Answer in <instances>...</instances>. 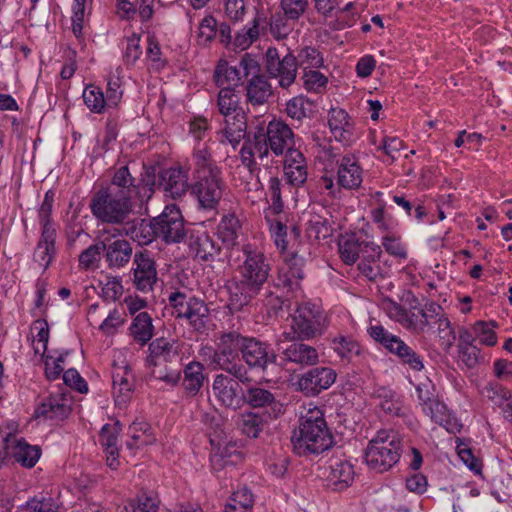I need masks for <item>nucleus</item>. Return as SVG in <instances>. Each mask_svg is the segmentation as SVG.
<instances>
[{
  "instance_id": "obj_1",
  "label": "nucleus",
  "mask_w": 512,
  "mask_h": 512,
  "mask_svg": "<svg viewBox=\"0 0 512 512\" xmlns=\"http://www.w3.org/2000/svg\"><path fill=\"white\" fill-rule=\"evenodd\" d=\"M245 260L238 266L239 278L226 285L232 308L241 310L260 293L270 274V265L262 252L244 249Z\"/></svg>"
},
{
  "instance_id": "obj_2",
  "label": "nucleus",
  "mask_w": 512,
  "mask_h": 512,
  "mask_svg": "<svg viewBox=\"0 0 512 512\" xmlns=\"http://www.w3.org/2000/svg\"><path fill=\"white\" fill-rule=\"evenodd\" d=\"M192 160L194 169L191 193L197 198L200 207L215 209L226 190L222 171L207 147L196 149Z\"/></svg>"
},
{
  "instance_id": "obj_3",
  "label": "nucleus",
  "mask_w": 512,
  "mask_h": 512,
  "mask_svg": "<svg viewBox=\"0 0 512 512\" xmlns=\"http://www.w3.org/2000/svg\"><path fill=\"white\" fill-rule=\"evenodd\" d=\"M292 443L295 451L303 456L320 454L332 446L333 436L319 408L308 409L301 416L298 429L294 431Z\"/></svg>"
},
{
  "instance_id": "obj_4",
  "label": "nucleus",
  "mask_w": 512,
  "mask_h": 512,
  "mask_svg": "<svg viewBox=\"0 0 512 512\" xmlns=\"http://www.w3.org/2000/svg\"><path fill=\"white\" fill-rule=\"evenodd\" d=\"M330 324L321 305L311 301L298 303L291 315L290 330L282 333L284 340H312L324 335Z\"/></svg>"
},
{
  "instance_id": "obj_5",
  "label": "nucleus",
  "mask_w": 512,
  "mask_h": 512,
  "mask_svg": "<svg viewBox=\"0 0 512 512\" xmlns=\"http://www.w3.org/2000/svg\"><path fill=\"white\" fill-rule=\"evenodd\" d=\"M148 350L146 364L151 369V375L169 385H176L180 380V370L177 368L180 346L177 341L157 338L149 344Z\"/></svg>"
},
{
  "instance_id": "obj_6",
  "label": "nucleus",
  "mask_w": 512,
  "mask_h": 512,
  "mask_svg": "<svg viewBox=\"0 0 512 512\" xmlns=\"http://www.w3.org/2000/svg\"><path fill=\"white\" fill-rule=\"evenodd\" d=\"M402 447L398 432L382 429L369 441L364 453L365 462L378 473L386 472L399 461Z\"/></svg>"
},
{
  "instance_id": "obj_7",
  "label": "nucleus",
  "mask_w": 512,
  "mask_h": 512,
  "mask_svg": "<svg viewBox=\"0 0 512 512\" xmlns=\"http://www.w3.org/2000/svg\"><path fill=\"white\" fill-rule=\"evenodd\" d=\"M92 214L101 222L120 225L125 224L133 211L132 199L116 191L100 189L91 201Z\"/></svg>"
},
{
  "instance_id": "obj_8",
  "label": "nucleus",
  "mask_w": 512,
  "mask_h": 512,
  "mask_svg": "<svg viewBox=\"0 0 512 512\" xmlns=\"http://www.w3.org/2000/svg\"><path fill=\"white\" fill-rule=\"evenodd\" d=\"M294 145L292 129L281 120H272L266 128L259 127L255 132V149L261 159L268 156L269 150L279 156L289 149H295Z\"/></svg>"
},
{
  "instance_id": "obj_9",
  "label": "nucleus",
  "mask_w": 512,
  "mask_h": 512,
  "mask_svg": "<svg viewBox=\"0 0 512 512\" xmlns=\"http://www.w3.org/2000/svg\"><path fill=\"white\" fill-rule=\"evenodd\" d=\"M368 334L389 353L395 355L402 365L408 366L411 370L417 372L424 369L423 357L400 337L389 333L383 326H370Z\"/></svg>"
},
{
  "instance_id": "obj_10",
  "label": "nucleus",
  "mask_w": 512,
  "mask_h": 512,
  "mask_svg": "<svg viewBox=\"0 0 512 512\" xmlns=\"http://www.w3.org/2000/svg\"><path fill=\"white\" fill-rule=\"evenodd\" d=\"M260 72L257 60L250 54L245 53L238 65H230L225 60L219 61L214 71V81L218 87L234 89L240 85L243 78L250 76V73Z\"/></svg>"
},
{
  "instance_id": "obj_11",
  "label": "nucleus",
  "mask_w": 512,
  "mask_h": 512,
  "mask_svg": "<svg viewBox=\"0 0 512 512\" xmlns=\"http://www.w3.org/2000/svg\"><path fill=\"white\" fill-rule=\"evenodd\" d=\"M155 218L157 235L166 243H179L185 237L184 220L176 205H167Z\"/></svg>"
},
{
  "instance_id": "obj_12",
  "label": "nucleus",
  "mask_w": 512,
  "mask_h": 512,
  "mask_svg": "<svg viewBox=\"0 0 512 512\" xmlns=\"http://www.w3.org/2000/svg\"><path fill=\"white\" fill-rule=\"evenodd\" d=\"M241 359L249 368L266 373L276 365L277 354L268 343L254 337H247Z\"/></svg>"
},
{
  "instance_id": "obj_13",
  "label": "nucleus",
  "mask_w": 512,
  "mask_h": 512,
  "mask_svg": "<svg viewBox=\"0 0 512 512\" xmlns=\"http://www.w3.org/2000/svg\"><path fill=\"white\" fill-rule=\"evenodd\" d=\"M212 395L219 405L225 408L238 409L243 404L244 391L237 380L225 375L217 374L212 383Z\"/></svg>"
},
{
  "instance_id": "obj_14",
  "label": "nucleus",
  "mask_w": 512,
  "mask_h": 512,
  "mask_svg": "<svg viewBox=\"0 0 512 512\" xmlns=\"http://www.w3.org/2000/svg\"><path fill=\"white\" fill-rule=\"evenodd\" d=\"M133 284L137 290L148 293L157 283L158 274L156 262L149 251L144 250L134 254Z\"/></svg>"
},
{
  "instance_id": "obj_15",
  "label": "nucleus",
  "mask_w": 512,
  "mask_h": 512,
  "mask_svg": "<svg viewBox=\"0 0 512 512\" xmlns=\"http://www.w3.org/2000/svg\"><path fill=\"white\" fill-rule=\"evenodd\" d=\"M337 373L330 367H314L300 376L298 389L306 396H316L335 383Z\"/></svg>"
},
{
  "instance_id": "obj_16",
  "label": "nucleus",
  "mask_w": 512,
  "mask_h": 512,
  "mask_svg": "<svg viewBox=\"0 0 512 512\" xmlns=\"http://www.w3.org/2000/svg\"><path fill=\"white\" fill-rule=\"evenodd\" d=\"M290 344L279 345L281 359L285 363H291L299 367L314 366L319 361V354L315 347L306 344V340H288Z\"/></svg>"
},
{
  "instance_id": "obj_17",
  "label": "nucleus",
  "mask_w": 512,
  "mask_h": 512,
  "mask_svg": "<svg viewBox=\"0 0 512 512\" xmlns=\"http://www.w3.org/2000/svg\"><path fill=\"white\" fill-rule=\"evenodd\" d=\"M5 456H10L23 467L32 468L37 463L41 450L38 446L28 444L23 438L18 439L8 434L4 439Z\"/></svg>"
},
{
  "instance_id": "obj_18",
  "label": "nucleus",
  "mask_w": 512,
  "mask_h": 512,
  "mask_svg": "<svg viewBox=\"0 0 512 512\" xmlns=\"http://www.w3.org/2000/svg\"><path fill=\"white\" fill-rule=\"evenodd\" d=\"M324 475L330 488L342 491L353 483L355 471L348 460L332 457L325 468Z\"/></svg>"
},
{
  "instance_id": "obj_19",
  "label": "nucleus",
  "mask_w": 512,
  "mask_h": 512,
  "mask_svg": "<svg viewBox=\"0 0 512 512\" xmlns=\"http://www.w3.org/2000/svg\"><path fill=\"white\" fill-rule=\"evenodd\" d=\"M71 397L64 391L51 394L35 410L36 418L63 420L71 412Z\"/></svg>"
},
{
  "instance_id": "obj_20",
  "label": "nucleus",
  "mask_w": 512,
  "mask_h": 512,
  "mask_svg": "<svg viewBox=\"0 0 512 512\" xmlns=\"http://www.w3.org/2000/svg\"><path fill=\"white\" fill-rule=\"evenodd\" d=\"M441 312V305L435 302H428L422 308L411 305L407 329L415 334H424L430 330Z\"/></svg>"
},
{
  "instance_id": "obj_21",
  "label": "nucleus",
  "mask_w": 512,
  "mask_h": 512,
  "mask_svg": "<svg viewBox=\"0 0 512 512\" xmlns=\"http://www.w3.org/2000/svg\"><path fill=\"white\" fill-rule=\"evenodd\" d=\"M241 360L236 354L217 346L211 357V365L213 369L224 370L242 383L250 382L248 370Z\"/></svg>"
},
{
  "instance_id": "obj_22",
  "label": "nucleus",
  "mask_w": 512,
  "mask_h": 512,
  "mask_svg": "<svg viewBox=\"0 0 512 512\" xmlns=\"http://www.w3.org/2000/svg\"><path fill=\"white\" fill-rule=\"evenodd\" d=\"M284 176L286 182L294 187H301L307 180V161L298 149H289L284 158Z\"/></svg>"
},
{
  "instance_id": "obj_23",
  "label": "nucleus",
  "mask_w": 512,
  "mask_h": 512,
  "mask_svg": "<svg viewBox=\"0 0 512 512\" xmlns=\"http://www.w3.org/2000/svg\"><path fill=\"white\" fill-rule=\"evenodd\" d=\"M188 179V170L182 167H171L161 172L159 187H162L173 199H178L185 195L189 188L191 189Z\"/></svg>"
},
{
  "instance_id": "obj_24",
  "label": "nucleus",
  "mask_w": 512,
  "mask_h": 512,
  "mask_svg": "<svg viewBox=\"0 0 512 512\" xmlns=\"http://www.w3.org/2000/svg\"><path fill=\"white\" fill-rule=\"evenodd\" d=\"M243 403L253 408H270L271 417L276 418L283 413V405L275 398V395L264 388L252 386L244 391Z\"/></svg>"
},
{
  "instance_id": "obj_25",
  "label": "nucleus",
  "mask_w": 512,
  "mask_h": 512,
  "mask_svg": "<svg viewBox=\"0 0 512 512\" xmlns=\"http://www.w3.org/2000/svg\"><path fill=\"white\" fill-rule=\"evenodd\" d=\"M338 184L346 189H357L363 181V170L353 155L343 156L338 164Z\"/></svg>"
},
{
  "instance_id": "obj_26",
  "label": "nucleus",
  "mask_w": 512,
  "mask_h": 512,
  "mask_svg": "<svg viewBox=\"0 0 512 512\" xmlns=\"http://www.w3.org/2000/svg\"><path fill=\"white\" fill-rule=\"evenodd\" d=\"M225 126L218 132L219 142L229 143L234 148L245 138L247 123L245 113L237 112V115L224 117Z\"/></svg>"
},
{
  "instance_id": "obj_27",
  "label": "nucleus",
  "mask_w": 512,
  "mask_h": 512,
  "mask_svg": "<svg viewBox=\"0 0 512 512\" xmlns=\"http://www.w3.org/2000/svg\"><path fill=\"white\" fill-rule=\"evenodd\" d=\"M364 252L359 259L358 269L370 281H376L381 276V265L379 263L382 254L381 247L374 243L364 246Z\"/></svg>"
},
{
  "instance_id": "obj_28",
  "label": "nucleus",
  "mask_w": 512,
  "mask_h": 512,
  "mask_svg": "<svg viewBox=\"0 0 512 512\" xmlns=\"http://www.w3.org/2000/svg\"><path fill=\"white\" fill-rule=\"evenodd\" d=\"M132 246L125 239H116L105 244L104 256L109 268H121L130 262Z\"/></svg>"
},
{
  "instance_id": "obj_29",
  "label": "nucleus",
  "mask_w": 512,
  "mask_h": 512,
  "mask_svg": "<svg viewBox=\"0 0 512 512\" xmlns=\"http://www.w3.org/2000/svg\"><path fill=\"white\" fill-rule=\"evenodd\" d=\"M155 227V218L151 221H147L146 219L127 220L124 231L127 236L137 241L140 245H147L158 237Z\"/></svg>"
},
{
  "instance_id": "obj_30",
  "label": "nucleus",
  "mask_w": 512,
  "mask_h": 512,
  "mask_svg": "<svg viewBox=\"0 0 512 512\" xmlns=\"http://www.w3.org/2000/svg\"><path fill=\"white\" fill-rule=\"evenodd\" d=\"M328 124L335 139L350 142L353 136V124L347 112L340 108H332L328 114Z\"/></svg>"
},
{
  "instance_id": "obj_31",
  "label": "nucleus",
  "mask_w": 512,
  "mask_h": 512,
  "mask_svg": "<svg viewBox=\"0 0 512 512\" xmlns=\"http://www.w3.org/2000/svg\"><path fill=\"white\" fill-rule=\"evenodd\" d=\"M251 79L246 86L247 102L253 106L265 104L272 95L271 85L265 76L258 73H250Z\"/></svg>"
},
{
  "instance_id": "obj_32",
  "label": "nucleus",
  "mask_w": 512,
  "mask_h": 512,
  "mask_svg": "<svg viewBox=\"0 0 512 512\" xmlns=\"http://www.w3.org/2000/svg\"><path fill=\"white\" fill-rule=\"evenodd\" d=\"M189 247L202 261L213 260L221 251V247L207 232L191 234Z\"/></svg>"
},
{
  "instance_id": "obj_33",
  "label": "nucleus",
  "mask_w": 512,
  "mask_h": 512,
  "mask_svg": "<svg viewBox=\"0 0 512 512\" xmlns=\"http://www.w3.org/2000/svg\"><path fill=\"white\" fill-rule=\"evenodd\" d=\"M209 318V308L206 303L195 297L190 300V304L185 308V311L180 316V319H186L193 330L197 332H204L207 328Z\"/></svg>"
},
{
  "instance_id": "obj_34",
  "label": "nucleus",
  "mask_w": 512,
  "mask_h": 512,
  "mask_svg": "<svg viewBox=\"0 0 512 512\" xmlns=\"http://www.w3.org/2000/svg\"><path fill=\"white\" fill-rule=\"evenodd\" d=\"M55 240V229H42L41 238L34 251V260L39 263L43 270H46L53 260L56 252Z\"/></svg>"
},
{
  "instance_id": "obj_35",
  "label": "nucleus",
  "mask_w": 512,
  "mask_h": 512,
  "mask_svg": "<svg viewBox=\"0 0 512 512\" xmlns=\"http://www.w3.org/2000/svg\"><path fill=\"white\" fill-rule=\"evenodd\" d=\"M268 418H272L271 414L265 416L256 412H242L236 424L243 435L256 439L266 427Z\"/></svg>"
},
{
  "instance_id": "obj_36",
  "label": "nucleus",
  "mask_w": 512,
  "mask_h": 512,
  "mask_svg": "<svg viewBox=\"0 0 512 512\" xmlns=\"http://www.w3.org/2000/svg\"><path fill=\"white\" fill-rule=\"evenodd\" d=\"M372 242L360 240L355 234L345 235L339 239L338 248L342 261L347 265L354 264L364 252V246Z\"/></svg>"
},
{
  "instance_id": "obj_37",
  "label": "nucleus",
  "mask_w": 512,
  "mask_h": 512,
  "mask_svg": "<svg viewBox=\"0 0 512 512\" xmlns=\"http://www.w3.org/2000/svg\"><path fill=\"white\" fill-rule=\"evenodd\" d=\"M423 410L432 421L443 426L447 431L453 433L458 430L456 419L450 415L444 403L437 399H427Z\"/></svg>"
},
{
  "instance_id": "obj_38",
  "label": "nucleus",
  "mask_w": 512,
  "mask_h": 512,
  "mask_svg": "<svg viewBox=\"0 0 512 512\" xmlns=\"http://www.w3.org/2000/svg\"><path fill=\"white\" fill-rule=\"evenodd\" d=\"M183 373L184 378L182 385L185 394L190 397L197 395L206 378L203 364L197 361H192L185 366Z\"/></svg>"
},
{
  "instance_id": "obj_39",
  "label": "nucleus",
  "mask_w": 512,
  "mask_h": 512,
  "mask_svg": "<svg viewBox=\"0 0 512 512\" xmlns=\"http://www.w3.org/2000/svg\"><path fill=\"white\" fill-rule=\"evenodd\" d=\"M298 60L292 53H287L277 62L276 69L270 70L268 73L276 78H279V85L282 88L290 87L295 79L298 69Z\"/></svg>"
},
{
  "instance_id": "obj_40",
  "label": "nucleus",
  "mask_w": 512,
  "mask_h": 512,
  "mask_svg": "<svg viewBox=\"0 0 512 512\" xmlns=\"http://www.w3.org/2000/svg\"><path fill=\"white\" fill-rule=\"evenodd\" d=\"M108 191H116L119 194L133 198L137 193L135 178L132 176L127 166L118 168L112 178L111 185L105 188Z\"/></svg>"
},
{
  "instance_id": "obj_41",
  "label": "nucleus",
  "mask_w": 512,
  "mask_h": 512,
  "mask_svg": "<svg viewBox=\"0 0 512 512\" xmlns=\"http://www.w3.org/2000/svg\"><path fill=\"white\" fill-rule=\"evenodd\" d=\"M240 230L241 224L236 215L225 214L217 226V236L226 247L230 248L237 244Z\"/></svg>"
},
{
  "instance_id": "obj_42",
  "label": "nucleus",
  "mask_w": 512,
  "mask_h": 512,
  "mask_svg": "<svg viewBox=\"0 0 512 512\" xmlns=\"http://www.w3.org/2000/svg\"><path fill=\"white\" fill-rule=\"evenodd\" d=\"M130 440L126 442V447L130 450L139 449L143 446L154 443L155 437L151 432V427L146 422H133L128 429Z\"/></svg>"
},
{
  "instance_id": "obj_43",
  "label": "nucleus",
  "mask_w": 512,
  "mask_h": 512,
  "mask_svg": "<svg viewBox=\"0 0 512 512\" xmlns=\"http://www.w3.org/2000/svg\"><path fill=\"white\" fill-rule=\"evenodd\" d=\"M130 332L133 338L142 346L147 344L154 335V326L151 316L147 312H140L133 319Z\"/></svg>"
},
{
  "instance_id": "obj_44",
  "label": "nucleus",
  "mask_w": 512,
  "mask_h": 512,
  "mask_svg": "<svg viewBox=\"0 0 512 512\" xmlns=\"http://www.w3.org/2000/svg\"><path fill=\"white\" fill-rule=\"evenodd\" d=\"M217 106L220 114L224 117L235 116L237 112L244 113L239 105V96L234 89L222 88L218 93Z\"/></svg>"
},
{
  "instance_id": "obj_45",
  "label": "nucleus",
  "mask_w": 512,
  "mask_h": 512,
  "mask_svg": "<svg viewBox=\"0 0 512 512\" xmlns=\"http://www.w3.org/2000/svg\"><path fill=\"white\" fill-rule=\"evenodd\" d=\"M253 503L252 492L244 487L233 493L225 506L224 512H251Z\"/></svg>"
},
{
  "instance_id": "obj_46",
  "label": "nucleus",
  "mask_w": 512,
  "mask_h": 512,
  "mask_svg": "<svg viewBox=\"0 0 512 512\" xmlns=\"http://www.w3.org/2000/svg\"><path fill=\"white\" fill-rule=\"evenodd\" d=\"M376 393L380 400L379 406L385 413L392 416H399L401 414V401L394 391L381 387Z\"/></svg>"
},
{
  "instance_id": "obj_47",
  "label": "nucleus",
  "mask_w": 512,
  "mask_h": 512,
  "mask_svg": "<svg viewBox=\"0 0 512 512\" xmlns=\"http://www.w3.org/2000/svg\"><path fill=\"white\" fill-rule=\"evenodd\" d=\"M313 103L303 96L290 99L286 105L287 115L295 120H302L309 117L313 110Z\"/></svg>"
},
{
  "instance_id": "obj_48",
  "label": "nucleus",
  "mask_w": 512,
  "mask_h": 512,
  "mask_svg": "<svg viewBox=\"0 0 512 512\" xmlns=\"http://www.w3.org/2000/svg\"><path fill=\"white\" fill-rule=\"evenodd\" d=\"M295 20H291L284 12H276L270 19L271 34L277 39L286 38L294 28Z\"/></svg>"
},
{
  "instance_id": "obj_49",
  "label": "nucleus",
  "mask_w": 512,
  "mask_h": 512,
  "mask_svg": "<svg viewBox=\"0 0 512 512\" xmlns=\"http://www.w3.org/2000/svg\"><path fill=\"white\" fill-rule=\"evenodd\" d=\"M332 348L341 359H350L353 355H359V344L351 337L343 335L332 339Z\"/></svg>"
},
{
  "instance_id": "obj_50",
  "label": "nucleus",
  "mask_w": 512,
  "mask_h": 512,
  "mask_svg": "<svg viewBox=\"0 0 512 512\" xmlns=\"http://www.w3.org/2000/svg\"><path fill=\"white\" fill-rule=\"evenodd\" d=\"M83 100L86 106L94 113H101L105 105H107L103 91L95 85H89L84 89Z\"/></svg>"
},
{
  "instance_id": "obj_51",
  "label": "nucleus",
  "mask_w": 512,
  "mask_h": 512,
  "mask_svg": "<svg viewBox=\"0 0 512 512\" xmlns=\"http://www.w3.org/2000/svg\"><path fill=\"white\" fill-rule=\"evenodd\" d=\"M247 337L242 336L238 332L232 331L224 333L219 337L218 347L230 351L239 357V353H243Z\"/></svg>"
},
{
  "instance_id": "obj_52",
  "label": "nucleus",
  "mask_w": 512,
  "mask_h": 512,
  "mask_svg": "<svg viewBox=\"0 0 512 512\" xmlns=\"http://www.w3.org/2000/svg\"><path fill=\"white\" fill-rule=\"evenodd\" d=\"M298 65L306 69H317L323 65V57L321 52L314 47H304L298 53L296 57Z\"/></svg>"
},
{
  "instance_id": "obj_53",
  "label": "nucleus",
  "mask_w": 512,
  "mask_h": 512,
  "mask_svg": "<svg viewBox=\"0 0 512 512\" xmlns=\"http://www.w3.org/2000/svg\"><path fill=\"white\" fill-rule=\"evenodd\" d=\"M114 393L118 396H127L133 390V382L126 367L118 368L112 374Z\"/></svg>"
},
{
  "instance_id": "obj_54",
  "label": "nucleus",
  "mask_w": 512,
  "mask_h": 512,
  "mask_svg": "<svg viewBox=\"0 0 512 512\" xmlns=\"http://www.w3.org/2000/svg\"><path fill=\"white\" fill-rule=\"evenodd\" d=\"M105 250V243L100 241L89 246L79 255V266L84 269L95 267L100 260V255Z\"/></svg>"
},
{
  "instance_id": "obj_55",
  "label": "nucleus",
  "mask_w": 512,
  "mask_h": 512,
  "mask_svg": "<svg viewBox=\"0 0 512 512\" xmlns=\"http://www.w3.org/2000/svg\"><path fill=\"white\" fill-rule=\"evenodd\" d=\"M259 18H254L253 25L244 32H239L234 38V46L244 50L259 38Z\"/></svg>"
},
{
  "instance_id": "obj_56",
  "label": "nucleus",
  "mask_w": 512,
  "mask_h": 512,
  "mask_svg": "<svg viewBox=\"0 0 512 512\" xmlns=\"http://www.w3.org/2000/svg\"><path fill=\"white\" fill-rule=\"evenodd\" d=\"M433 324L437 325L439 337L444 341L446 346L451 347L456 339V335L451 327V322L443 311L437 316Z\"/></svg>"
},
{
  "instance_id": "obj_57",
  "label": "nucleus",
  "mask_w": 512,
  "mask_h": 512,
  "mask_svg": "<svg viewBox=\"0 0 512 512\" xmlns=\"http://www.w3.org/2000/svg\"><path fill=\"white\" fill-rule=\"evenodd\" d=\"M195 296H188L184 292L175 291L170 293L168 296L169 306L172 308V315L176 319H180V316L185 311V308L190 304V300L194 299Z\"/></svg>"
},
{
  "instance_id": "obj_58",
  "label": "nucleus",
  "mask_w": 512,
  "mask_h": 512,
  "mask_svg": "<svg viewBox=\"0 0 512 512\" xmlns=\"http://www.w3.org/2000/svg\"><path fill=\"white\" fill-rule=\"evenodd\" d=\"M304 87L309 91H320L327 84V78L315 69H306L302 76Z\"/></svg>"
},
{
  "instance_id": "obj_59",
  "label": "nucleus",
  "mask_w": 512,
  "mask_h": 512,
  "mask_svg": "<svg viewBox=\"0 0 512 512\" xmlns=\"http://www.w3.org/2000/svg\"><path fill=\"white\" fill-rule=\"evenodd\" d=\"M280 6L288 18L297 21L306 11L308 0H281Z\"/></svg>"
},
{
  "instance_id": "obj_60",
  "label": "nucleus",
  "mask_w": 512,
  "mask_h": 512,
  "mask_svg": "<svg viewBox=\"0 0 512 512\" xmlns=\"http://www.w3.org/2000/svg\"><path fill=\"white\" fill-rule=\"evenodd\" d=\"M59 506L51 497L33 498L26 504L27 512H58Z\"/></svg>"
},
{
  "instance_id": "obj_61",
  "label": "nucleus",
  "mask_w": 512,
  "mask_h": 512,
  "mask_svg": "<svg viewBox=\"0 0 512 512\" xmlns=\"http://www.w3.org/2000/svg\"><path fill=\"white\" fill-rule=\"evenodd\" d=\"M54 196L55 194L52 190L47 191L39 209V220L42 225V229H54L51 224V213L54 203Z\"/></svg>"
},
{
  "instance_id": "obj_62",
  "label": "nucleus",
  "mask_w": 512,
  "mask_h": 512,
  "mask_svg": "<svg viewBox=\"0 0 512 512\" xmlns=\"http://www.w3.org/2000/svg\"><path fill=\"white\" fill-rule=\"evenodd\" d=\"M217 36L216 19L209 15L203 18L199 25V41L203 44L210 43Z\"/></svg>"
},
{
  "instance_id": "obj_63",
  "label": "nucleus",
  "mask_w": 512,
  "mask_h": 512,
  "mask_svg": "<svg viewBox=\"0 0 512 512\" xmlns=\"http://www.w3.org/2000/svg\"><path fill=\"white\" fill-rule=\"evenodd\" d=\"M268 192L272 200L270 208L274 214H279L283 210V201L281 197V181L279 178H270Z\"/></svg>"
},
{
  "instance_id": "obj_64",
  "label": "nucleus",
  "mask_w": 512,
  "mask_h": 512,
  "mask_svg": "<svg viewBox=\"0 0 512 512\" xmlns=\"http://www.w3.org/2000/svg\"><path fill=\"white\" fill-rule=\"evenodd\" d=\"M123 96V90L121 89V81L119 77L111 76L108 79L106 100L108 106H117Z\"/></svg>"
}]
</instances>
